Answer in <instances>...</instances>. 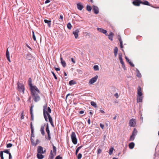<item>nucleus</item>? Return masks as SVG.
Returning a JSON list of instances; mask_svg holds the SVG:
<instances>
[{
  "label": "nucleus",
  "instance_id": "nucleus-1",
  "mask_svg": "<svg viewBox=\"0 0 159 159\" xmlns=\"http://www.w3.org/2000/svg\"><path fill=\"white\" fill-rule=\"evenodd\" d=\"M28 82V85L30 87L31 94L33 98V100L35 102H37L40 100V97L38 93H40V91L36 86L33 85L31 78H29Z\"/></svg>",
  "mask_w": 159,
  "mask_h": 159
},
{
  "label": "nucleus",
  "instance_id": "nucleus-2",
  "mask_svg": "<svg viewBox=\"0 0 159 159\" xmlns=\"http://www.w3.org/2000/svg\"><path fill=\"white\" fill-rule=\"evenodd\" d=\"M43 116L46 121H48L47 116L48 117V120L52 119L50 113L51 112V110L49 107L47 108V104L46 103L43 106Z\"/></svg>",
  "mask_w": 159,
  "mask_h": 159
},
{
  "label": "nucleus",
  "instance_id": "nucleus-3",
  "mask_svg": "<svg viewBox=\"0 0 159 159\" xmlns=\"http://www.w3.org/2000/svg\"><path fill=\"white\" fill-rule=\"evenodd\" d=\"M138 131L137 129L134 128L132 132V134L130 135L129 141H133L134 140L135 136L138 133Z\"/></svg>",
  "mask_w": 159,
  "mask_h": 159
},
{
  "label": "nucleus",
  "instance_id": "nucleus-4",
  "mask_svg": "<svg viewBox=\"0 0 159 159\" xmlns=\"http://www.w3.org/2000/svg\"><path fill=\"white\" fill-rule=\"evenodd\" d=\"M17 85L18 90L20 92H22L23 93H24L25 88L24 84L18 82L17 83Z\"/></svg>",
  "mask_w": 159,
  "mask_h": 159
},
{
  "label": "nucleus",
  "instance_id": "nucleus-5",
  "mask_svg": "<svg viewBox=\"0 0 159 159\" xmlns=\"http://www.w3.org/2000/svg\"><path fill=\"white\" fill-rule=\"evenodd\" d=\"M71 137L72 143L74 144H76L77 143V140L76 138V134L75 132H72Z\"/></svg>",
  "mask_w": 159,
  "mask_h": 159
},
{
  "label": "nucleus",
  "instance_id": "nucleus-6",
  "mask_svg": "<svg viewBox=\"0 0 159 159\" xmlns=\"http://www.w3.org/2000/svg\"><path fill=\"white\" fill-rule=\"evenodd\" d=\"M136 124V120L135 119L132 118L129 120V125L130 127H135Z\"/></svg>",
  "mask_w": 159,
  "mask_h": 159
},
{
  "label": "nucleus",
  "instance_id": "nucleus-7",
  "mask_svg": "<svg viewBox=\"0 0 159 159\" xmlns=\"http://www.w3.org/2000/svg\"><path fill=\"white\" fill-rule=\"evenodd\" d=\"M34 107V105L32 103L31 104V107L30 109V113L31 115V118L30 120L31 121H33L34 120V116L33 113V108Z\"/></svg>",
  "mask_w": 159,
  "mask_h": 159
},
{
  "label": "nucleus",
  "instance_id": "nucleus-8",
  "mask_svg": "<svg viewBox=\"0 0 159 159\" xmlns=\"http://www.w3.org/2000/svg\"><path fill=\"white\" fill-rule=\"evenodd\" d=\"M141 4H142L143 5L149 6H151L154 8H159V7H155L152 6V5H151L149 2L147 1L146 0H143L141 1Z\"/></svg>",
  "mask_w": 159,
  "mask_h": 159
},
{
  "label": "nucleus",
  "instance_id": "nucleus-9",
  "mask_svg": "<svg viewBox=\"0 0 159 159\" xmlns=\"http://www.w3.org/2000/svg\"><path fill=\"white\" fill-rule=\"evenodd\" d=\"M98 76L96 75L94 77L90 79L89 80V84H92L95 82H96L98 78Z\"/></svg>",
  "mask_w": 159,
  "mask_h": 159
},
{
  "label": "nucleus",
  "instance_id": "nucleus-10",
  "mask_svg": "<svg viewBox=\"0 0 159 159\" xmlns=\"http://www.w3.org/2000/svg\"><path fill=\"white\" fill-rule=\"evenodd\" d=\"M31 143V144L34 146H36L37 144L39 143H40V141L39 139H37L36 140V142L35 143L34 142V140L33 139H32V138H30Z\"/></svg>",
  "mask_w": 159,
  "mask_h": 159
},
{
  "label": "nucleus",
  "instance_id": "nucleus-11",
  "mask_svg": "<svg viewBox=\"0 0 159 159\" xmlns=\"http://www.w3.org/2000/svg\"><path fill=\"white\" fill-rule=\"evenodd\" d=\"M141 0H134L132 2L133 4L137 6H139L140 4H141Z\"/></svg>",
  "mask_w": 159,
  "mask_h": 159
},
{
  "label": "nucleus",
  "instance_id": "nucleus-12",
  "mask_svg": "<svg viewBox=\"0 0 159 159\" xmlns=\"http://www.w3.org/2000/svg\"><path fill=\"white\" fill-rule=\"evenodd\" d=\"M93 11L95 14H97L99 13V10L98 7L93 5Z\"/></svg>",
  "mask_w": 159,
  "mask_h": 159
},
{
  "label": "nucleus",
  "instance_id": "nucleus-13",
  "mask_svg": "<svg viewBox=\"0 0 159 159\" xmlns=\"http://www.w3.org/2000/svg\"><path fill=\"white\" fill-rule=\"evenodd\" d=\"M97 30L105 34V35H108V33H107V31L105 30L100 28H97Z\"/></svg>",
  "mask_w": 159,
  "mask_h": 159
},
{
  "label": "nucleus",
  "instance_id": "nucleus-14",
  "mask_svg": "<svg viewBox=\"0 0 159 159\" xmlns=\"http://www.w3.org/2000/svg\"><path fill=\"white\" fill-rule=\"evenodd\" d=\"M30 127L31 129V138L34 137V128L33 126L32 125V122H31L30 123Z\"/></svg>",
  "mask_w": 159,
  "mask_h": 159
},
{
  "label": "nucleus",
  "instance_id": "nucleus-15",
  "mask_svg": "<svg viewBox=\"0 0 159 159\" xmlns=\"http://www.w3.org/2000/svg\"><path fill=\"white\" fill-rule=\"evenodd\" d=\"M26 56L25 59L27 60H31L33 58V56L31 54L28 53L26 55H25V56Z\"/></svg>",
  "mask_w": 159,
  "mask_h": 159
},
{
  "label": "nucleus",
  "instance_id": "nucleus-16",
  "mask_svg": "<svg viewBox=\"0 0 159 159\" xmlns=\"http://www.w3.org/2000/svg\"><path fill=\"white\" fill-rule=\"evenodd\" d=\"M137 89V96H142L143 95V93L142 92V89L141 87L139 86Z\"/></svg>",
  "mask_w": 159,
  "mask_h": 159
},
{
  "label": "nucleus",
  "instance_id": "nucleus-17",
  "mask_svg": "<svg viewBox=\"0 0 159 159\" xmlns=\"http://www.w3.org/2000/svg\"><path fill=\"white\" fill-rule=\"evenodd\" d=\"M79 32V30L78 29L73 32V34H74L75 39H77L78 38Z\"/></svg>",
  "mask_w": 159,
  "mask_h": 159
},
{
  "label": "nucleus",
  "instance_id": "nucleus-18",
  "mask_svg": "<svg viewBox=\"0 0 159 159\" xmlns=\"http://www.w3.org/2000/svg\"><path fill=\"white\" fill-rule=\"evenodd\" d=\"M77 8L80 10H81L84 8V6L81 3H78L77 4Z\"/></svg>",
  "mask_w": 159,
  "mask_h": 159
},
{
  "label": "nucleus",
  "instance_id": "nucleus-19",
  "mask_svg": "<svg viewBox=\"0 0 159 159\" xmlns=\"http://www.w3.org/2000/svg\"><path fill=\"white\" fill-rule=\"evenodd\" d=\"M43 148L41 146H38L37 148V152L39 153H42L43 152Z\"/></svg>",
  "mask_w": 159,
  "mask_h": 159
},
{
  "label": "nucleus",
  "instance_id": "nucleus-20",
  "mask_svg": "<svg viewBox=\"0 0 159 159\" xmlns=\"http://www.w3.org/2000/svg\"><path fill=\"white\" fill-rule=\"evenodd\" d=\"M143 97L142 96H137V103L142 102Z\"/></svg>",
  "mask_w": 159,
  "mask_h": 159
},
{
  "label": "nucleus",
  "instance_id": "nucleus-21",
  "mask_svg": "<svg viewBox=\"0 0 159 159\" xmlns=\"http://www.w3.org/2000/svg\"><path fill=\"white\" fill-rule=\"evenodd\" d=\"M114 35V34L112 32H110L109 34L107 35L108 36V39H110L111 41H113V37Z\"/></svg>",
  "mask_w": 159,
  "mask_h": 159
},
{
  "label": "nucleus",
  "instance_id": "nucleus-22",
  "mask_svg": "<svg viewBox=\"0 0 159 159\" xmlns=\"http://www.w3.org/2000/svg\"><path fill=\"white\" fill-rule=\"evenodd\" d=\"M61 63L63 67H65L66 66V63L65 61L63 60L62 57H60Z\"/></svg>",
  "mask_w": 159,
  "mask_h": 159
},
{
  "label": "nucleus",
  "instance_id": "nucleus-23",
  "mask_svg": "<svg viewBox=\"0 0 159 159\" xmlns=\"http://www.w3.org/2000/svg\"><path fill=\"white\" fill-rule=\"evenodd\" d=\"M52 146L53 148V155H54V156L56 155L57 153V148L56 147L54 146L53 144V143H52Z\"/></svg>",
  "mask_w": 159,
  "mask_h": 159
},
{
  "label": "nucleus",
  "instance_id": "nucleus-24",
  "mask_svg": "<svg viewBox=\"0 0 159 159\" xmlns=\"http://www.w3.org/2000/svg\"><path fill=\"white\" fill-rule=\"evenodd\" d=\"M43 153H37V157L38 159H43L44 158V156L42 155Z\"/></svg>",
  "mask_w": 159,
  "mask_h": 159
},
{
  "label": "nucleus",
  "instance_id": "nucleus-25",
  "mask_svg": "<svg viewBox=\"0 0 159 159\" xmlns=\"http://www.w3.org/2000/svg\"><path fill=\"white\" fill-rule=\"evenodd\" d=\"M54 157V155H53L52 151V150H51L50 152V155L49 156V157L48 159H53Z\"/></svg>",
  "mask_w": 159,
  "mask_h": 159
},
{
  "label": "nucleus",
  "instance_id": "nucleus-26",
  "mask_svg": "<svg viewBox=\"0 0 159 159\" xmlns=\"http://www.w3.org/2000/svg\"><path fill=\"white\" fill-rule=\"evenodd\" d=\"M44 22L45 23H47L48 25V26L50 28L51 27V20H48L47 19L44 20Z\"/></svg>",
  "mask_w": 159,
  "mask_h": 159
},
{
  "label": "nucleus",
  "instance_id": "nucleus-27",
  "mask_svg": "<svg viewBox=\"0 0 159 159\" xmlns=\"http://www.w3.org/2000/svg\"><path fill=\"white\" fill-rule=\"evenodd\" d=\"M135 144L134 142H131L129 144V147L130 149H133L134 146Z\"/></svg>",
  "mask_w": 159,
  "mask_h": 159
},
{
  "label": "nucleus",
  "instance_id": "nucleus-28",
  "mask_svg": "<svg viewBox=\"0 0 159 159\" xmlns=\"http://www.w3.org/2000/svg\"><path fill=\"white\" fill-rule=\"evenodd\" d=\"M44 126H45V125H44L43 126V125L41 126V128H40L41 132L42 134L43 135H44L45 134V132H44Z\"/></svg>",
  "mask_w": 159,
  "mask_h": 159
},
{
  "label": "nucleus",
  "instance_id": "nucleus-29",
  "mask_svg": "<svg viewBox=\"0 0 159 159\" xmlns=\"http://www.w3.org/2000/svg\"><path fill=\"white\" fill-rule=\"evenodd\" d=\"M76 83L77 82L76 81L73 80H72L70 81L69 82V84L71 86L72 85L76 84Z\"/></svg>",
  "mask_w": 159,
  "mask_h": 159
},
{
  "label": "nucleus",
  "instance_id": "nucleus-30",
  "mask_svg": "<svg viewBox=\"0 0 159 159\" xmlns=\"http://www.w3.org/2000/svg\"><path fill=\"white\" fill-rule=\"evenodd\" d=\"M118 49L117 47H116L114 49V53L115 57H116L118 53Z\"/></svg>",
  "mask_w": 159,
  "mask_h": 159
},
{
  "label": "nucleus",
  "instance_id": "nucleus-31",
  "mask_svg": "<svg viewBox=\"0 0 159 159\" xmlns=\"http://www.w3.org/2000/svg\"><path fill=\"white\" fill-rule=\"evenodd\" d=\"M46 130L47 133L48 134H50V131L49 129V126H48V123H47V125H46Z\"/></svg>",
  "mask_w": 159,
  "mask_h": 159
},
{
  "label": "nucleus",
  "instance_id": "nucleus-32",
  "mask_svg": "<svg viewBox=\"0 0 159 159\" xmlns=\"http://www.w3.org/2000/svg\"><path fill=\"white\" fill-rule=\"evenodd\" d=\"M136 73H137V75L136 76L140 78L141 77V73H140L139 70L138 69H136Z\"/></svg>",
  "mask_w": 159,
  "mask_h": 159
},
{
  "label": "nucleus",
  "instance_id": "nucleus-33",
  "mask_svg": "<svg viewBox=\"0 0 159 159\" xmlns=\"http://www.w3.org/2000/svg\"><path fill=\"white\" fill-rule=\"evenodd\" d=\"M86 10L89 12H90L92 10V7L89 5H87L86 6Z\"/></svg>",
  "mask_w": 159,
  "mask_h": 159
},
{
  "label": "nucleus",
  "instance_id": "nucleus-34",
  "mask_svg": "<svg viewBox=\"0 0 159 159\" xmlns=\"http://www.w3.org/2000/svg\"><path fill=\"white\" fill-rule=\"evenodd\" d=\"M121 64H122V68L124 69L125 70L126 69V67L124 64V62L123 60L122 61H120Z\"/></svg>",
  "mask_w": 159,
  "mask_h": 159
},
{
  "label": "nucleus",
  "instance_id": "nucleus-35",
  "mask_svg": "<svg viewBox=\"0 0 159 159\" xmlns=\"http://www.w3.org/2000/svg\"><path fill=\"white\" fill-rule=\"evenodd\" d=\"M90 104L91 105L93 106L94 107L96 108L97 107V105L96 103L93 101H92L91 102Z\"/></svg>",
  "mask_w": 159,
  "mask_h": 159
},
{
  "label": "nucleus",
  "instance_id": "nucleus-36",
  "mask_svg": "<svg viewBox=\"0 0 159 159\" xmlns=\"http://www.w3.org/2000/svg\"><path fill=\"white\" fill-rule=\"evenodd\" d=\"M114 150V148L113 147H111L109 150V153L110 155H111L113 152V151Z\"/></svg>",
  "mask_w": 159,
  "mask_h": 159
},
{
  "label": "nucleus",
  "instance_id": "nucleus-37",
  "mask_svg": "<svg viewBox=\"0 0 159 159\" xmlns=\"http://www.w3.org/2000/svg\"><path fill=\"white\" fill-rule=\"evenodd\" d=\"M93 69L95 71L98 70L99 69L98 66L97 65H94L93 66Z\"/></svg>",
  "mask_w": 159,
  "mask_h": 159
},
{
  "label": "nucleus",
  "instance_id": "nucleus-38",
  "mask_svg": "<svg viewBox=\"0 0 159 159\" xmlns=\"http://www.w3.org/2000/svg\"><path fill=\"white\" fill-rule=\"evenodd\" d=\"M6 56V57H10L9 53L8 48L7 49Z\"/></svg>",
  "mask_w": 159,
  "mask_h": 159
},
{
  "label": "nucleus",
  "instance_id": "nucleus-39",
  "mask_svg": "<svg viewBox=\"0 0 159 159\" xmlns=\"http://www.w3.org/2000/svg\"><path fill=\"white\" fill-rule=\"evenodd\" d=\"M49 121L50 122V124H51V125L53 127H54V125L53 124V120H52V119H50L49 120Z\"/></svg>",
  "mask_w": 159,
  "mask_h": 159
},
{
  "label": "nucleus",
  "instance_id": "nucleus-40",
  "mask_svg": "<svg viewBox=\"0 0 159 159\" xmlns=\"http://www.w3.org/2000/svg\"><path fill=\"white\" fill-rule=\"evenodd\" d=\"M67 27L69 30H70L72 27V25L70 23H69L67 24Z\"/></svg>",
  "mask_w": 159,
  "mask_h": 159
},
{
  "label": "nucleus",
  "instance_id": "nucleus-41",
  "mask_svg": "<svg viewBox=\"0 0 159 159\" xmlns=\"http://www.w3.org/2000/svg\"><path fill=\"white\" fill-rule=\"evenodd\" d=\"M119 58L120 61L123 60L122 54L121 53H119Z\"/></svg>",
  "mask_w": 159,
  "mask_h": 159
},
{
  "label": "nucleus",
  "instance_id": "nucleus-42",
  "mask_svg": "<svg viewBox=\"0 0 159 159\" xmlns=\"http://www.w3.org/2000/svg\"><path fill=\"white\" fill-rule=\"evenodd\" d=\"M32 33H33V34H32L33 39L34 41H36V38L35 36V35L34 32L33 31H32Z\"/></svg>",
  "mask_w": 159,
  "mask_h": 159
},
{
  "label": "nucleus",
  "instance_id": "nucleus-43",
  "mask_svg": "<svg viewBox=\"0 0 159 159\" xmlns=\"http://www.w3.org/2000/svg\"><path fill=\"white\" fill-rule=\"evenodd\" d=\"M2 152H3L5 153L8 154L10 153L9 150L7 149L4 150L3 151H2Z\"/></svg>",
  "mask_w": 159,
  "mask_h": 159
},
{
  "label": "nucleus",
  "instance_id": "nucleus-44",
  "mask_svg": "<svg viewBox=\"0 0 159 159\" xmlns=\"http://www.w3.org/2000/svg\"><path fill=\"white\" fill-rule=\"evenodd\" d=\"M12 146L13 145L11 143H9L7 144V148H11Z\"/></svg>",
  "mask_w": 159,
  "mask_h": 159
},
{
  "label": "nucleus",
  "instance_id": "nucleus-45",
  "mask_svg": "<svg viewBox=\"0 0 159 159\" xmlns=\"http://www.w3.org/2000/svg\"><path fill=\"white\" fill-rule=\"evenodd\" d=\"M102 150L100 148H98L97 149V154L99 155V154L101 152Z\"/></svg>",
  "mask_w": 159,
  "mask_h": 159
},
{
  "label": "nucleus",
  "instance_id": "nucleus-46",
  "mask_svg": "<svg viewBox=\"0 0 159 159\" xmlns=\"http://www.w3.org/2000/svg\"><path fill=\"white\" fill-rule=\"evenodd\" d=\"M82 157V155L81 153H79L77 156L78 159H81Z\"/></svg>",
  "mask_w": 159,
  "mask_h": 159
},
{
  "label": "nucleus",
  "instance_id": "nucleus-47",
  "mask_svg": "<svg viewBox=\"0 0 159 159\" xmlns=\"http://www.w3.org/2000/svg\"><path fill=\"white\" fill-rule=\"evenodd\" d=\"M51 73L53 75V76L55 79H56V80H57V77L56 76V75L54 73L53 71H51Z\"/></svg>",
  "mask_w": 159,
  "mask_h": 159
},
{
  "label": "nucleus",
  "instance_id": "nucleus-48",
  "mask_svg": "<svg viewBox=\"0 0 159 159\" xmlns=\"http://www.w3.org/2000/svg\"><path fill=\"white\" fill-rule=\"evenodd\" d=\"M20 118L21 119H23L24 118V111H23L21 113V115H20Z\"/></svg>",
  "mask_w": 159,
  "mask_h": 159
},
{
  "label": "nucleus",
  "instance_id": "nucleus-49",
  "mask_svg": "<svg viewBox=\"0 0 159 159\" xmlns=\"http://www.w3.org/2000/svg\"><path fill=\"white\" fill-rule=\"evenodd\" d=\"M0 156L1 157H3V152L2 151H0Z\"/></svg>",
  "mask_w": 159,
  "mask_h": 159
},
{
  "label": "nucleus",
  "instance_id": "nucleus-50",
  "mask_svg": "<svg viewBox=\"0 0 159 159\" xmlns=\"http://www.w3.org/2000/svg\"><path fill=\"white\" fill-rule=\"evenodd\" d=\"M55 159H62V157H60V155L57 156Z\"/></svg>",
  "mask_w": 159,
  "mask_h": 159
},
{
  "label": "nucleus",
  "instance_id": "nucleus-51",
  "mask_svg": "<svg viewBox=\"0 0 159 159\" xmlns=\"http://www.w3.org/2000/svg\"><path fill=\"white\" fill-rule=\"evenodd\" d=\"M118 40H119L120 41V42H122V40H121V36H120V35H118Z\"/></svg>",
  "mask_w": 159,
  "mask_h": 159
},
{
  "label": "nucleus",
  "instance_id": "nucleus-52",
  "mask_svg": "<svg viewBox=\"0 0 159 159\" xmlns=\"http://www.w3.org/2000/svg\"><path fill=\"white\" fill-rule=\"evenodd\" d=\"M125 58L127 62L129 63L130 61L129 59L126 56H125Z\"/></svg>",
  "mask_w": 159,
  "mask_h": 159
},
{
  "label": "nucleus",
  "instance_id": "nucleus-53",
  "mask_svg": "<svg viewBox=\"0 0 159 159\" xmlns=\"http://www.w3.org/2000/svg\"><path fill=\"white\" fill-rule=\"evenodd\" d=\"M79 150H80V149H79V148H77L75 151V155H77Z\"/></svg>",
  "mask_w": 159,
  "mask_h": 159
},
{
  "label": "nucleus",
  "instance_id": "nucleus-54",
  "mask_svg": "<svg viewBox=\"0 0 159 159\" xmlns=\"http://www.w3.org/2000/svg\"><path fill=\"white\" fill-rule=\"evenodd\" d=\"M100 126L101 127V128L102 129H103L104 128V125L102 123H100Z\"/></svg>",
  "mask_w": 159,
  "mask_h": 159
},
{
  "label": "nucleus",
  "instance_id": "nucleus-55",
  "mask_svg": "<svg viewBox=\"0 0 159 159\" xmlns=\"http://www.w3.org/2000/svg\"><path fill=\"white\" fill-rule=\"evenodd\" d=\"M77 72L80 74H82L83 73L82 70H81L78 69L77 70Z\"/></svg>",
  "mask_w": 159,
  "mask_h": 159
},
{
  "label": "nucleus",
  "instance_id": "nucleus-56",
  "mask_svg": "<svg viewBox=\"0 0 159 159\" xmlns=\"http://www.w3.org/2000/svg\"><path fill=\"white\" fill-rule=\"evenodd\" d=\"M9 155V159H12V157L11 153L8 154Z\"/></svg>",
  "mask_w": 159,
  "mask_h": 159
},
{
  "label": "nucleus",
  "instance_id": "nucleus-57",
  "mask_svg": "<svg viewBox=\"0 0 159 159\" xmlns=\"http://www.w3.org/2000/svg\"><path fill=\"white\" fill-rule=\"evenodd\" d=\"M129 64L131 66L134 67V65L131 61L129 63Z\"/></svg>",
  "mask_w": 159,
  "mask_h": 159
},
{
  "label": "nucleus",
  "instance_id": "nucleus-58",
  "mask_svg": "<svg viewBox=\"0 0 159 159\" xmlns=\"http://www.w3.org/2000/svg\"><path fill=\"white\" fill-rule=\"evenodd\" d=\"M71 61L73 63H75V60L73 58H71Z\"/></svg>",
  "mask_w": 159,
  "mask_h": 159
},
{
  "label": "nucleus",
  "instance_id": "nucleus-59",
  "mask_svg": "<svg viewBox=\"0 0 159 159\" xmlns=\"http://www.w3.org/2000/svg\"><path fill=\"white\" fill-rule=\"evenodd\" d=\"M120 48H123L122 42H120Z\"/></svg>",
  "mask_w": 159,
  "mask_h": 159
},
{
  "label": "nucleus",
  "instance_id": "nucleus-60",
  "mask_svg": "<svg viewBox=\"0 0 159 159\" xmlns=\"http://www.w3.org/2000/svg\"><path fill=\"white\" fill-rule=\"evenodd\" d=\"M48 138L47 139H48V140H50L51 139L50 134H48Z\"/></svg>",
  "mask_w": 159,
  "mask_h": 159
},
{
  "label": "nucleus",
  "instance_id": "nucleus-61",
  "mask_svg": "<svg viewBox=\"0 0 159 159\" xmlns=\"http://www.w3.org/2000/svg\"><path fill=\"white\" fill-rule=\"evenodd\" d=\"M54 68L57 71H59L60 70V69L59 68L54 67Z\"/></svg>",
  "mask_w": 159,
  "mask_h": 159
},
{
  "label": "nucleus",
  "instance_id": "nucleus-62",
  "mask_svg": "<svg viewBox=\"0 0 159 159\" xmlns=\"http://www.w3.org/2000/svg\"><path fill=\"white\" fill-rule=\"evenodd\" d=\"M63 16L62 15H60V19L61 20V21L63 20Z\"/></svg>",
  "mask_w": 159,
  "mask_h": 159
},
{
  "label": "nucleus",
  "instance_id": "nucleus-63",
  "mask_svg": "<svg viewBox=\"0 0 159 159\" xmlns=\"http://www.w3.org/2000/svg\"><path fill=\"white\" fill-rule=\"evenodd\" d=\"M31 97L30 96L28 98V99L27 100V101L28 102H31Z\"/></svg>",
  "mask_w": 159,
  "mask_h": 159
},
{
  "label": "nucleus",
  "instance_id": "nucleus-64",
  "mask_svg": "<svg viewBox=\"0 0 159 159\" xmlns=\"http://www.w3.org/2000/svg\"><path fill=\"white\" fill-rule=\"evenodd\" d=\"M114 96H115L116 97V98H118V97H119L118 94V93H116L115 94Z\"/></svg>",
  "mask_w": 159,
  "mask_h": 159
}]
</instances>
